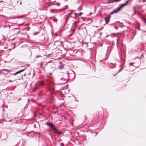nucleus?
<instances>
[{
    "label": "nucleus",
    "instance_id": "nucleus-1",
    "mask_svg": "<svg viewBox=\"0 0 146 146\" xmlns=\"http://www.w3.org/2000/svg\"><path fill=\"white\" fill-rule=\"evenodd\" d=\"M47 87L49 90L52 92L54 91V86L53 79L51 78H49L47 80Z\"/></svg>",
    "mask_w": 146,
    "mask_h": 146
},
{
    "label": "nucleus",
    "instance_id": "nucleus-2",
    "mask_svg": "<svg viewBox=\"0 0 146 146\" xmlns=\"http://www.w3.org/2000/svg\"><path fill=\"white\" fill-rule=\"evenodd\" d=\"M129 0H128L124 4H121L116 9L114 10L111 13V14H113V13H116L118 12H119L121 9L124 7L125 5H126L128 3V2Z\"/></svg>",
    "mask_w": 146,
    "mask_h": 146
},
{
    "label": "nucleus",
    "instance_id": "nucleus-3",
    "mask_svg": "<svg viewBox=\"0 0 146 146\" xmlns=\"http://www.w3.org/2000/svg\"><path fill=\"white\" fill-rule=\"evenodd\" d=\"M38 87L40 88L39 86H42L44 85V83L43 81H40L37 82L35 84Z\"/></svg>",
    "mask_w": 146,
    "mask_h": 146
},
{
    "label": "nucleus",
    "instance_id": "nucleus-4",
    "mask_svg": "<svg viewBox=\"0 0 146 146\" xmlns=\"http://www.w3.org/2000/svg\"><path fill=\"white\" fill-rule=\"evenodd\" d=\"M68 88V85H67L65 86H64L63 88H62V89H60L62 90V91H61V92L62 93H65V91H64V90H67Z\"/></svg>",
    "mask_w": 146,
    "mask_h": 146
},
{
    "label": "nucleus",
    "instance_id": "nucleus-5",
    "mask_svg": "<svg viewBox=\"0 0 146 146\" xmlns=\"http://www.w3.org/2000/svg\"><path fill=\"white\" fill-rule=\"evenodd\" d=\"M46 124L50 127L52 129L54 128L53 125L51 123H46Z\"/></svg>",
    "mask_w": 146,
    "mask_h": 146
},
{
    "label": "nucleus",
    "instance_id": "nucleus-6",
    "mask_svg": "<svg viewBox=\"0 0 146 146\" xmlns=\"http://www.w3.org/2000/svg\"><path fill=\"white\" fill-rule=\"evenodd\" d=\"M110 17L109 16H108L107 17L104 18V19L106 24H108L110 21Z\"/></svg>",
    "mask_w": 146,
    "mask_h": 146
},
{
    "label": "nucleus",
    "instance_id": "nucleus-7",
    "mask_svg": "<svg viewBox=\"0 0 146 146\" xmlns=\"http://www.w3.org/2000/svg\"><path fill=\"white\" fill-rule=\"evenodd\" d=\"M52 130L53 131V132L55 133L58 134H61L62 133L61 132L58 131V130L55 127Z\"/></svg>",
    "mask_w": 146,
    "mask_h": 146
},
{
    "label": "nucleus",
    "instance_id": "nucleus-8",
    "mask_svg": "<svg viewBox=\"0 0 146 146\" xmlns=\"http://www.w3.org/2000/svg\"><path fill=\"white\" fill-rule=\"evenodd\" d=\"M40 88L38 87L35 84L34 87L33 88L32 92H35V91L38 88Z\"/></svg>",
    "mask_w": 146,
    "mask_h": 146
},
{
    "label": "nucleus",
    "instance_id": "nucleus-9",
    "mask_svg": "<svg viewBox=\"0 0 146 146\" xmlns=\"http://www.w3.org/2000/svg\"><path fill=\"white\" fill-rule=\"evenodd\" d=\"M25 68L21 70H19V71H18V72H16V73H13V75H14V76L16 75V74L23 71L25 70Z\"/></svg>",
    "mask_w": 146,
    "mask_h": 146
},
{
    "label": "nucleus",
    "instance_id": "nucleus-10",
    "mask_svg": "<svg viewBox=\"0 0 146 146\" xmlns=\"http://www.w3.org/2000/svg\"><path fill=\"white\" fill-rule=\"evenodd\" d=\"M121 0H109V3H112L115 2H118Z\"/></svg>",
    "mask_w": 146,
    "mask_h": 146
},
{
    "label": "nucleus",
    "instance_id": "nucleus-11",
    "mask_svg": "<svg viewBox=\"0 0 146 146\" xmlns=\"http://www.w3.org/2000/svg\"><path fill=\"white\" fill-rule=\"evenodd\" d=\"M72 12H71L69 13L68 15L66 16V21H67L68 20L69 18V17L72 15Z\"/></svg>",
    "mask_w": 146,
    "mask_h": 146
},
{
    "label": "nucleus",
    "instance_id": "nucleus-12",
    "mask_svg": "<svg viewBox=\"0 0 146 146\" xmlns=\"http://www.w3.org/2000/svg\"><path fill=\"white\" fill-rule=\"evenodd\" d=\"M82 13H78V15L79 16H80L81 15H82Z\"/></svg>",
    "mask_w": 146,
    "mask_h": 146
},
{
    "label": "nucleus",
    "instance_id": "nucleus-13",
    "mask_svg": "<svg viewBox=\"0 0 146 146\" xmlns=\"http://www.w3.org/2000/svg\"><path fill=\"white\" fill-rule=\"evenodd\" d=\"M133 63H130V64H129L130 66H131L130 65H132V64Z\"/></svg>",
    "mask_w": 146,
    "mask_h": 146
},
{
    "label": "nucleus",
    "instance_id": "nucleus-14",
    "mask_svg": "<svg viewBox=\"0 0 146 146\" xmlns=\"http://www.w3.org/2000/svg\"><path fill=\"white\" fill-rule=\"evenodd\" d=\"M143 2H146V0H143Z\"/></svg>",
    "mask_w": 146,
    "mask_h": 146
},
{
    "label": "nucleus",
    "instance_id": "nucleus-15",
    "mask_svg": "<svg viewBox=\"0 0 146 146\" xmlns=\"http://www.w3.org/2000/svg\"><path fill=\"white\" fill-rule=\"evenodd\" d=\"M54 109H57V108L56 107H55L54 108Z\"/></svg>",
    "mask_w": 146,
    "mask_h": 146
},
{
    "label": "nucleus",
    "instance_id": "nucleus-16",
    "mask_svg": "<svg viewBox=\"0 0 146 146\" xmlns=\"http://www.w3.org/2000/svg\"><path fill=\"white\" fill-rule=\"evenodd\" d=\"M77 28L78 30H79L80 29V28L79 27H78Z\"/></svg>",
    "mask_w": 146,
    "mask_h": 146
},
{
    "label": "nucleus",
    "instance_id": "nucleus-17",
    "mask_svg": "<svg viewBox=\"0 0 146 146\" xmlns=\"http://www.w3.org/2000/svg\"><path fill=\"white\" fill-rule=\"evenodd\" d=\"M61 146H64V145L62 144H61L60 145Z\"/></svg>",
    "mask_w": 146,
    "mask_h": 146
},
{
    "label": "nucleus",
    "instance_id": "nucleus-18",
    "mask_svg": "<svg viewBox=\"0 0 146 146\" xmlns=\"http://www.w3.org/2000/svg\"><path fill=\"white\" fill-rule=\"evenodd\" d=\"M76 14H75V17H74V18H75V17H76Z\"/></svg>",
    "mask_w": 146,
    "mask_h": 146
},
{
    "label": "nucleus",
    "instance_id": "nucleus-19",
    "mask_svg": "<svg viewBox=\"0 0 146 146\" xmlns=\"http://www.w3.org/2000/svg\"><path fill=\"white\" fill-rule=\"evenodd\" d=\"M21 3H22L21 2L20 3V4H21Z\"/></svg>",
    "mask_w": 146,
    "mask_h": 146
},
{
    "label": "nucleus",
    "instance_id": "nucleus-20",
    "mask_svg": "<svg viewBox=\"0 0 146 146\" xmlns=\"http://www.w3.org/2000/svg\"><path fill=\"white\" fill-rule=\"evenodd\" d=\"M145 22H146V20H145Z\"/></svg>",
    "mask_w": 146,
    "mask_h": 146
}]
</instances>
